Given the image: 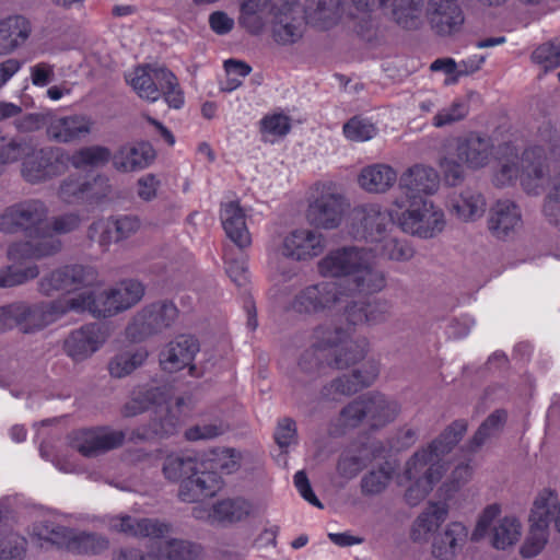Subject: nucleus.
<instances>
[{
    "label": "nucleus",
    "instance_id": "1",
    "mask_svg": "<svg viewBox=\"0 0 560 560\" xmlns=\"http://www.w3.org/2000/svg\"><path fill=\"white\" fill-rule=\"evenodd\" d=\"M376 254L395 261H408L415 252L407 243L386 234L373 248L349 246L329 252L318 261V272L324 277L348 278L358 293L373 294L386 284L384 273L375 266Z\"/></svg>",
    "mask_w": 560,
    "mask_h": 560
},
{
    "label": "nucleus",
    "instance_id": "2",
    "mask_svg": "<svg viewBox=\"0 0 560 560\" xmlns=\"http://www.w3.org/2000/svg\"><path fill=\"white\" fill-rule=\"evenodd\" d=\"M466 430L464 421L453 422L407 462L404 474L398 476V483L406 487L405 499L409 505H418L441 481L445 471L443 456L459 442Z\"/></svg>",
    "mask_w": 560,
    "mask_h": 560
},
{
    "label": "nucleus",
    "instance_id": "3",
    "mask_svg": "<svg viewBox=\"0 0 560 560\" xmlns=\"http://www.w3.org/2000/svg\"><path fill=\"white\" fill-rule=\"evenodd\" d=\"M300 12L290 0H240L237 22L253 35L261 34L271 24L275 39L291 44L302 35Z\"/></svg>",
    "mask_w": 560,
    "mask_h": 560
},
{
    "label": "nucleus",
    "instance_id": "4",
    "mask_svg": "<svg viewBox=\"0 0 560 560\" xmlns=\"http://www.w3.org/2000/svg\"><path fill=\"white\" fill-rule=\"evenodd\" d=\"M345 279L348 285L347 291L340 285L325 281L303 288L294 296L291 303L292 310L300 314H318L334 308L343 310L347 320L352 325L380 320L381 316L374 313L376 305L369 304L366 308L358 306L354 299L361 294L353 290L348 278Z\"/></svg>",
    "mask_w": 560,
    "mask_h": 560
},
{
    "label": "nucleus",
    "instance_id": "5",
    "mask_svg": "<svg viewBox=\"0 0 560 560\" xmlns=\"http://www.w3.org/2000/svg\"><path fill=\"white\" fill-rule=\"evenodd\" d=\"M388 10L397 24L405 28H417L428 21L439 35L457 33L464 24V13L457 0H378Z\"/></svg>",
    "mask_w": 560,
    "mask_h": 560
},
{
    "label": "nucleus",
    "instance_id": "6",
    "mask_svg": "<svg viewBox=\"0 0 560 560\" xmlns=\"http://www.w3.org/2000/svg\"><path fill=\"white\" fill-rule=\"evenodd\" d=\"M524 535L522 518L515 513H503L502 505L491 503L477 515L471 530V540L486 541L494 551L510 553Z\"/></svg>",
    "mask_w": 560,
    "mask_h": 560
},
{
    "label": "nucleus",
    "instance_id": "7",
    "mask_svg": "<svg viewBox=\"0 0 560 560\" xmlns=\"http://www.w3.org/2000/svg\"><path fill=\"white\" fill-rule=\"evenodd\" d=\"M546 156L540 148H530L522 156L510 147H505L499 159V167L493 175L495 186L505 187L520 178L528 194H538L548 182Z\"/></svg>",
    "mask_w": 560,
    "mask_h": 560
},
{
    "label": "nucleus",
    "instance_id": "8",
    "mask_svg": "<svg viewBox=\"0 0 560 560\" xmlns=\"http://www.w3.org/2000/svg\"><path fill=\"white\" fill-rule=\"evenodd\" d=\"M143 294L144 288L139 281L126 280L105 290L98 278V284L91 293H83L70 301L60 302L66 306L65 314L69 311H89L95 316L106 317L130 308L142 299Z\"/></svg>",
    "mask_w": 560,
    "mask_h": 560
},
{
    "label": "nucleus",
    "instance_id": "9",
    "mask_svg": "<svg viewBox=\"0 0 560 560\" xmlns=\"http://www.w3.org/2000/svg\"><path fill=\"white\" fill-rule=\"evenodd\" d=\"M393 221L405 233L420 238H432L442 233L446 226L444 210L433 200L425 197L396 198Z\"/></svg>",
    "mask_w": 560,
    "mask_h": 560
},
{
    "label": "nucleus",
    "instance_id": "10",
    "mask_svg": "<svg viewBox=\"0 0 560 560\" xmlns=\"http://www.w3.org/2000/svg\"><path fill=\"white\" fill-rule=\"evenodd\" d=\"M60 248V241L52 235L43 236L35 243L18 242L11 244L7 252L11 266L0 269V287L20 285L37 278L39 268L32 260L54 255Z\"/></svg>",
    "mask_w": 560,
    "mask_h": 560
},
{
    "label": "nucleus",
    "instance_id": "11",
    "mask_svg": "<svg viewBox=\"0 0 560 560\" xmlns=\"http://www.w3.org/2000/svg\"><path fill=\"white\" fill-rule=\"evenodd\" d=\"M202 465L189 455H170L165 459L164 476L174 481L183 479L179 489V498L183 501H202L219 490L220 481L217 474L201 470Z\"/></svg>",
    "mask_w": 560,
    "mask_h": 560
},
{
    "label": "nucleus",
    "instance_id": "12",
    "mask_svg": "<svg viewBox=\"0 0 560 560\" xmlns=\"http://www.w3.org/2000/svg\"><path fill=\"white\" fill-rule=\"evenodd\" d=\"M98 277L97 270L90 265L67 264L45 273L38 281V290L45 295L57 292L73 294L72 298L61 300L66 302L94 291Z\"/></svg>",
    "mask_w": 560,
    "mask_h": 560
},
{
    "label": "nucleus",
    "instance_id": "13",
    "mask_svg": "<svg viewBox=\"0 0 560 560\" xmlns=\"http://www.w3.org/2000/svg\"><path fill=\"white\" fill-rule=\"evenodd\" d=\"M555 502L556 497L550 488H544L535 495L527 516L526 534L517 546L521 558L533 559L544 551L549 540L551 506Z\"/></svg>",
    "mask_w": 560,
    "mask_h": 560
},
{
    "label": "nucleus",
    "instance_id": "14",
    "mask_svg": "<svg viewBox=\"0 0 560 560\" xmlns=\"http://www.w3.org/2000/svg\"><path fill=\"white\" fill-rule=\"evenodd\" d=\"M65 305L51 301L30 306L14 303L0 307V332L19 326L24 332L40 330L65 315Z\"/></svg>",
    "mask_w": 560,
    "mask_h": 560
},
{
    "label": "nucleus",
    "instance_id": "15",
    "mask_svg": "<svg viewBox=\"0 0 560 560\" xmlns=\"http://www.w3.org/2000/svg\"><path fill=\"white\" fill-rule=\"evenodd\" d=\"M348 207L336 184L318 183L314 186L306 217L316 226L332 229L340 224Z\"/></svg>",
    "mask_w": 560,
    "mask_h": 560
},
{
    "label": "nucleus",
    "instance_id": "16",
    "mask_svg": "<svg viewBox=\"0 0 560 560\" xmlns=\"http://www.w3.org/2000/svg\"><path fill=\"white\" fill-rule=\"evenodd\" d=\"M398 412L399 406L395 400L373 393L348 405L340 416L346 425L354 427L366 420L371 427L377 428L393 421Z\"/></svg>",
    "mask_w": 560,
    "mask_h": 560
},
{
    "label": "nucleus",
    "instance_id": "17",
    "mask_svg": "<svg viewBox=\"0 0 560 560\" xmlns=\"http://www.w3.org/2000/svg\"><path fill=\"white\" fill-rule=\"evenodd\" d=\"M32 537L37 539L42 547L46 542H50L83 553H96L107 547V540L100 536L85 533L74 535L68 528L55 525L48 521H43L40 524L35 525Z\"/></svg>",
    "mask_w": 560,
    "mask_h": 560
},
{
    "label": "nucleus",
    "instance_id": "18",
    "mask_svg": "<svg viewBox=\"0 0 560 560\" xmlns=\"http://www.w3.org/2000/svg\"><path fill=\"white\" fill-rule=\"evenodd\" d=\"M397 212L394 206L385 211L377 203H369L353 209L351 212V234L355 238H363L371 244L383 242L387 228L393 221V213Z\"/></svg>",
    "mask_w": 560,
    "mask_h": 560
},
{
    "label": "nucleus",
    "instance_id": "19",
    "mask_svg": "<svg viewBox=\"0 0 560 560\" xmlns=\"http://www.w3.org/2000/svg\"><path fill=\"white\" fill-rule=\"evenodd\" d=\"M314 340L315 348L322 351H332L338 368H345L362 360L368 350V342L365 340L354 341L348 339V331H332L324 326L315 329Z\"/></svg>",
    "mask_w": 560,
    "mask_h": 560
},
{
    "label": "nucleus",
    "instance_id": "20",
    "mask_svg": "<svg viewBox=\"0 0 560 560\" xmlns=\"http://www.w3.org/2000/svg\"><path fill=\"white\" fill-rule=\"evenodd\" d=\"M471 533L462 521H451L430 540L429 555L432 560H459L466 551Z\"/></svg>",
    "mask_w": 560,
    "mask_h": 560
},
{
    "label": "nucleus",
    "instance_id": "21",
    "mask_svg": "<svg viewBox=\"0 0 560 560\" xmlns=\"http://www.w3.org/2000/svg\"><path fill=\"white\" fill-rule=\"evenodd\" d=\"M177 317L173 303H156L144 307L126 328V336L131 341H140L168 327Z\"/></svg>",
    "mask_w": 560,
    "mask_h": 560
},
{
    "label": "nucleus",
    "instance_id": "22",
    "mask_svg": "<svg viewBox=\"0 0 560 560\" xmlns=\"http://www.w3.org/2000/svg\"><path fill=\"white\" fill-rule=\"evenodd\" d=\"M47 208L39 200H27L9 207L0 219V230L4 233L39 231L46 226Z\"/></svg>",
    "mask_w": 560,
    "mask_h": 560
},
{
    "label": "nucleus",
    "instance_id": "23",
    "mask_svg": "<svg viewBox=\"0 0 560 560\" xmlns=\"http://www.w3.org/2000/svg\"><path fill=\"white\" fill-rule=\"evenodd\" d=\"M121 431L108 428H94L74 431L70 438V446L86 457L97 456L121 445Z\"/></svg>",
    "mask_w": 560,
    "mask_h": 560
},
{
    "label": "nucleus",
    "instance_id": "24",
    "mask_svg": "<svg viewBox=\"0 0 560 560\" xmlns=\"http://www.w3.org/2000/svg\"><path fill=\"white\" fill-rule=\"evenodd\" d=\"M325 248L320 233L310 229H295L285 234L278 246V252L287 258L298 261L318 256Z\"/></svg>",
    "mask_w": 560,
    "mask_h": 560
},
{
    "label": "nucleus",
    "instance_id": "25",
    "mask_svg": "<svg viewBox=\"0 0 560 560\" xmlns=\"http://www.w3.org/2000/svg\"><path fill=\"white\" fill-rule=\"evenodd\" d=\"M107 339L105 329L96 324L85 325L69 334L65 340L66 353L75 362H81L98 351Z\"/></svg>",
    "mask_w": 560,
    "mask_h": 560
},
{
    "label": "nucleus",
    "instance_id": "26",
    "mask_svg": "<svg viewBox=\"0 0 560 560\" xmlns=\"http://www.w3.org/2000/svg\"><path fill=\"white\" fill-rule=\"evenodd\" d=\"M440 182V175L434 167L415 164L400 175L399 188L405 194L401 198L432 196L438 192Z\"/></svg>",
    "mask_w": 560,
    "mask_h": 560
},
{
    "label": "nucleus",
    "instance_id": "27",
    "mask_svg": "<svg viewBox=\"0 0 560 560\" xmlns=\"http://www.w3.org/2000/svg\"><path fill=\"white\" fill-rule=\"evenodd\" d=\"M493 149L491 140L478 133L456 139L454 147L458 160L469 170L487 166L493 156Z\"/></svg>",
    "mask_w": 560,
    "mask_h": 560
},
{
    "label": "nucleus",
    "instance_id": "28",
    "mask_svg": "<svg viewBox=\"0 0 560 560\" xmlns=\"http://www.w3.org/2000/svg\"><path fill=\"white\" fill-rule=\"evenodd\" d=\"M199 350L197 340L190 336H179L161 352L160 362L165 371L176 372L189 366L190 374L197 375L191 362Z\"/></svg>",
    "mask_w": 560,
    "mask_h": 560
},
{
    "label": "nucleus",
    "instance_id": "29",
    "mask_svg": "<svg viewBox=\"0 0 560 560\" xmlns=\"http://www.w3.org/2000/svg\"><path fill=\"white\" fill-rule=\"evenodd\" d=\"M448 516V508L444 503H429L413 520L409 537L416 544H424L432 539L435 533L440 532Z\"/></svg>",
    "mask_w": 560,
    "mask_h": 560
},
{
    "label": "nucleus",
    "instance_id": "30",
    "mask_svg": "<svg viewBox=\"0 0 560 560\" xmlns=\"http://www.w3.org/2000/svg\"><path fill=\"white\" fill-rule=\"evenodd\" d=\"M33 32L31 21L23 14L0 19V56L11 55L23 47Z\"/></svg>",
    "mask_w": 560,
    "mask_h": 560
},
{
    "label": "nucleus",
    "instance_id": "31",
    "mask_svg": "<svg viewBox=\"0 0 560 560\" xmlns=\"http://www.w3.org/2000/svg\"><path fill=\"white\" fill-rule=\"evenodd\" d=\"M378 364L369 360L355 368L350 375H342L325 388V396L337 399V395H350L371 385L378 376Z\"/></svg>",
    "mask_w": 560,
    "mask_h": 560
},
{
    "label": "nucleus",
    "instance_id": "32",
    "mask_svg": "<svg viewBox=\"0 0 560 560\" xmlns=\"http://www.w3.org/2000/svg\"><path fill=\"white\" fill-rule=\"evenodd\" d=\"M221 223L226 236L238 247L245 248L252 244L250 233L246 225V214L236 201L222 205Z\"/></svg>",
    "mask_w": 560,
    "mask_h": 560
},
{
    "label": "nucleus",
    "instance_id": "33",
    "mask_svg": "<svg viewBox=\"0 0 560 560\" xmlns=\"http://www.w3.org/2000/svg\"><path fill=\"white\" fill-rule=\"evenodd\" d=\"M488 226L497 237L509 235L522 226L520 208L510 200L495 202L489 212Z\"/></svg>",
    "mask_w": 560,
    "mask_h": 560
},
{
    "label": "nucleus",
    "instance_id": "34",
    "mask_svg": "<svg viewBox=\"0 0 560 560\" xmlns=\"http://www.w3.org/2000/svg\"><path fill=\"white\" fill-rule=\"evenodd\" d=\"M91 120L81 115L56 117L49 120L47 136L58 142H71L90 133Z\"/></svg>",
    "mask_w": 560,
    "mask_h": 560
},
{
    "label": "nucleus",
    "instance_id": "35",
    "mask_svg": "<svg viewBox=\"0 0 560 560\" xmlns=\"http://www.w3.org/2000/svg\"><path fill=\"white\" fill-rule=\"evenodd\" d=\"M161 71H167V69L149 66L137 67L127 72L125 78L139 97L156 102L161 97L160 78H158V73Z\"/></svg>",
    "mask_w": 560,
    "mask_h": 560
},
{
    "label": "nucleus",
    "instance_id": "36",
    "mask_svg": "<svg viewBox=\"0 0 560 560\" xmlns=\"http://www.w3.org/2000/svg\"><path fill=\"white\" fill-rule=\"evenodd\" d=\"M397 182V172L388 164L375 163L363 167L358 176L359 186L371 194H384Z\"/></svg>",
    "mask_w": 560,
    "mask_h": 560
},
{
    "label": "nucleus",
    "instance_id": "37",
    "mask_svg": "<svg viewBox=\"0 0 560 560\" xmlns=\"http://www.w3.org/2000/svg\"><path fill=\"white\" fill-rule=\"evenodd\" d=\"M155 159L151 144L141 142L122 147L114 156V166L121 172H133L149 166Z\"/></svg>",
    "mask_w": 560,
    "mask_h": 560
},
{
    "label": "nucleus",
    "instance_id": "38",
    "mask_svg": "<svg viewBox=\"0 0 560 560\" xmlns=\"http://www.w3.org/2000/svg\"><path fill=\"white\" fill-rule=\"evenodd\" d=\"M110 527L120 533L132 536L152 537L162 539L168 533V526L154 520H136L130 516L114 517Z\"/></svg>",
    "mask_w": 560,
    "mask_h": 560
},
{
    "label": "nucleus",
    "instance_id": "39",
    "mask_svg": "<svg viewBox=\"0 0 560 560\" xmlns=\"http://www.w3.org/2000/svg\"><path fill=\"white\" fill-rule=\"evenodd\" d=\"M450 211L460 221L472 222L483 215L486 200L481 194L465 189L451 198Z\"/></svg>",
    "mask_w": 560,
    "mask_h": 560
},
{
    "label": "nucleus",
    "instance_id": "40",
    "mask_svg": "<svg viewBox=\"0 0 560 560\" xmlns=\"http://www.w3.org/2000/svg\"><path fill=\"white\" fill-rule=\"evenodd\" d=\"M60 171V165L57 161H52L49 152L38 151L32 153L22 166V175L30 183H40L55 175Z\"/></svg>",
    "mask_w": 560,
    "mask_h": 560
},
{
    "label": "nucleus",
    "instance_id": "41",
    "mask_svg": "<svg viewBox=\"0 0 560 560\" xmlns=\"http://www.w3.org/2000/svg\"><path fill=\"white\" fill-rule=\"evenodd\" d=\"M159 548L164 549V557L158 555H148L145 558L140 557V560H192L198 555V548L192 544L184 540H160ZM139 555L135 551L122 553L119 560H138Z\"/></svg>",
    "mask_w": 560,
    "mask_h": 560
},
{
    "label": "nucleus",
    "instance_id": "42",
    "mask_svg": "<svg viewBox=\"0 0 560 560\" xmlns=\"http://www.w3.org/2000/svg\"><path fill=\"white\" fill-rule=\"evenodd\" d=\"M340 18V0H306L305 20L317 27L327 28Z\"/></svg>",
    "mask_w": 560,
    "mask_h": 560
},
{
    "label": "nucleus",
    "instance_id": "43",
    "mask_svg": "<svg viewBox=\"0 0 560 560\" xmlns=\"http://www.w3.org/2000/svg\"><path fill=\"white\" fill-rule=\"evenodd\" d=\"M252 511V503L245 499H225L212 506L209 517L220 522H240L249 516Z\"/></svg>",
    "mask_w": 560,
    "mask_h": 560
},
{
    "label": "nucleus",
    "instance_id": "44",
    "mask_svg": "<svg viewBox=\"0 0 560 560\" xmlns=\"http://www.w3.org/2000/svg\"><path fill=\"white\" fill-rule=\"evenodd\" d=\"M147 357L148 352L142 348L120 352L109 362L108 371L114 377H125L142 365Z\"/></svg>",
    "mask_w": 560,
    "mask_h": 560
},
{
    "label": "nucleus",
    "instance_id": "45",
    "mask_svg": "<svg viewBox=\"0 0 560 560\" xmlns=\"http://www.w3.org/2000/svg\"><path fill=\"white\" fill-rule=\"evenodd\" d=\"M101 189H94L92 184L81 176H70L60 186L59 196L66 202H73L85 196H98L105 190L104 180H101Z\"/></svg>",
    "mask_w": 560,
    "mask_h": 560
},
{
    "label": "nucleus",
    "instance_id": "46",
    "mask_svg": "<svg viewBox=\"0 0 560 560\" xmlns=\"http://www.w3.org/2000/svg\"><path fill=\"white\" fill-rule=\"evenodd\" d=\"M342 131L350 141L365 142L376 136L377 127L370 119L355 116L343 125Z\"/></svg>",
    "mask_w": 560,
    "mask_h": 560
},
{
    "label": "nucleus",
    "instance_id": "47",
    "mask_svg": "<svg viewBox=\"0 0 560 560\" xmlns=\"http://www.w3.org/2000/svg\"><path fill=\"white\" fill-rule=\"evenodd\" d=\"M25 551V539L12 530L0 528V560H18Z\"/></svg>",
    "mask_w": 560,
    "mask_h": 560
},
{
    "label": "nucleus",
    "instance_id": "48",
    "mask_svg": "<svg viewBox=\"0 0 560 560\" xmlns=\"http://www.w3.org/2000/svg\"><path fill=\"white\" fill-rule=\"evenodd\" d=\"M110 158V153L106 148L92 147L85 148L71 158L72 165L78 170H84L88 167H96L106 163Z\"/></svg>",
    "mask_w": 560,
    "mask_h": 560
},
{
    "label": "nucleus",
    "instance_id": "49",
    "mask_svg": "<svg viewBox=\"0 0 560 560\" xmlns=\"http://www.w3.org/2000/svg\"><path fill=\"white\" fill-rule=\"evenodd\" d=\"M158 75L160 78V93H163L166 103L173 108H180L184 104V94L177 78L170 70L161 71Z\"/></svg>",
    "mask_w": 560,
    "mask_h": 560
},
{
    "label": "nucleus",
    "instance_id": "50",
    "mask_svg": "<svg viewBox=\"0 0 560 560\" xmlns=\"http://www.w3.org/2000/svg\"><path fill=\"white\" fill-rule=\"evenodd\" d=\"M444 182L450 186L459 185L465 178L466 165L458 160L456 151L447 152L439 161Z\"/></svg>",
    "mask_w": 560,
    "mask_h": 560
},
{
    "label": "nucleus",
    "instance_id": "51",
    "mask_svg": "<svg viewBox=\"0 0 560 560\" xmlns=\"http://www.w3.org/2000/svg\"><path fill=\"white\" fill-rule=\"evenodd\" d=\"M393 471L394 467L389 463L381 466L377 470L371 471L362 479V491L366 494L381 493L392 479Z\"/></svg>",
    "mask_w": 560,
    "mask_h": 560
},
{
    "label": "nucleus",
    "instance_id": "52",
    "mask_svg": "<svg viewBox=\"0 0 560 560\" xmlns=\"http://www.w3.org/2000/svg\"><path fill=\"white\" fill-rule=\"evenodd\" d=\"M532 60L545 71L560 67V42H549L538 46L532 54Z\"/></svg>",
    "mask_w": 560,
    "mask_h": 560
},
{
    "label": "nucleus",
    "instance_id": "53",
    "mask_svg": "<svg viewBox=\"0 0 560 560\" xmlns=\"http://www.w3.org/2000/svg\"><path fill=\"white\" fill-rule=\"evenodd\" d=\"M291 129L290 117L282 113H272L260 120V131L266 138H280Z\"/></svg>",
    "mask_w": 560,
    "mask_h": 560
},
{
    "label": "nucleus",
    "instance_id": "54",
    "mask_svg": "<svg viewBox=\"0 0 560 560\" xmlns=\"http://www.w3.org/2000/svg\"><path fill=\"white\" fill-rule=\"evenodd\" d=\"M89 237L104 249H107L113 243H117L114 218L93 222L89 228Z\"/></svg>",
    "mask_w": 560,
    "mask_h": 560
},
{
    "label": "nucleus",
    "instance_id": "55",
    "mask_svg": "<svg viewBox=\"0 0 560 560\" xmlns=\"http://www.w3.org/2000/svg\"><path fill=\"white\" fill-rule=\"evenodd\" d=\"M468 114V104L463 100H455L450 106L442 108L433 117L432 125L436 128L454 124L464 119Z\"/></svg>",
    "mask_w": 560,
    "mask_h": 560
},
{
    "label": "nucleus",
    "instance_id": "56",
    "mask_svg": "<svg viewBox=\"0 0 560 560\" xmlns=\"http://www.w3.org/2000/svg\"><path fill=\"white\" fill-rule=\"evenodd\" d=\"M506 420V413L497 410L491 413L476 432L472 443L476 447L482 445L489 438L494 436L503 428Z\"/></svg>",
    "mask_w": 560,
    "mask_h": 560
},
{
    "label": "nucleus",
    "instance_id": "57",
    "mask_svg": "<svg viewBox=\"0 0 560 560\" xmlns=\"http://www.w3.org/2000/svg\"><path fill=\"white\" fill-rule=\"evenodd\" d=\"M209 460L213 462L212 467L222 472L232 474L241 466L242 455L232 448H222L211 453Z\"/></svg>",
    "mask_w": 560,
    "mask_h": 560
},
{
    "label": "nucleus",
    "instance_id": "58",
    "mask_svg": "<svg viewBox=\"0 0 560 560\" xmlns=\"http://www.w3.org/2000/svg\"><path fill=\"white\" fill-rule=\"evenodd\" d=\"M224 69L228 74L224 88L226 91H234L237 89L242 84V79L247 77L252 71V68L247 63L233 59L224 62Z\"/></svg>",
    "mask_w": 560,
    "mask_h": 560
},
{
    "label": "nucleus",
    "instance_id": "59",
    "mask_svg": "<svg viewBox=\"0 0 560 560\" xmlns=\"http://www.w3.org/2000/svg\"><path fill=\"white\" fill-rule=\"evenodd\" d=\"M165 394L160 389L155 388L152 390H148L145 397L142 399L140 395H137L129 404L126 405L125 412L127 416H135L138 412H141L149 408L151 404L165 402Z\"/></svg>",
    "mask_w": 560,
    "mask_h": 560
},
{
    "label": "nucleus",
    "instance_id": "60",
    "mask_svg": "<svg viewBox=\"0 0 560 560\" xmlns=\"http://www.w3.org/2000/svg\"><path fill=\"white\" fill-rule=\"evenodd\" d=\"M471 472L472 469L467 462L454 463L450 475L445 478L443 487L446 491L456 490L470 479Z\"/></svg>",
    "mask_w": 560,
    "mask_h": 560
},
{
    "label": "nucleus",
    "instance_id": "61",
    "mask_svg": "<svg viewBox=\"0 0 560 560\" xmlns=\"http://www.w3.org/2000/svg\"><path fill=\"white\" fill-rule=\"evenodd\" d=\"M116 242L125 241L141 229V222L137 217L124 215L114 218Z\"/></svg>",
    "mask_w": 560,
    "mask_h": 560
},
{
    "label": "nucleus",
    "instance_id": "62",
    "mask_svg": "<svg viewBox=\"0 0 560 560\" xmlns=\"http://www.w3.org/2000/svg\"><path fill=\"white\" fill-rule=\"evenodd\" d=\"M224 427L221 423H202L189 428L185 436L189 441L210 440L221 435Z\"/></svg>",
    "mask_w": 560,
    "mask_h": 560
},
{
    "label": "nucleus",
    "instance_id": "63",
    "mask_svg": "<svg viewBox=\"0 0 560 560\" xmlns=\"http://www.w3.org/2000/svg\"><path fill=\"white\" fill-rule=\"evenodd\" d=\"M275 439L278 446L287 451L288 447L296 443V427L290 419H283L279 422L275 432Z\"/></svg>",
    "mask_w": 560,
    "mask_h": 560
},
{
    "label": "nucleus",
    "instance_id": "64",
    "mask_svg": "<svg viewBox=\"0 0 560 560\" xmlns=\"http://www.w3.org/2000/svg\"><path fill=\"white\" fill-rule=\"evenodd\" d=\"M30 79L35 86H47L55 79V66L48 62H38L31 66Z\"/></svg>",
    "mask_w": 560,
    "mask_h": 560
}]
</instances>
